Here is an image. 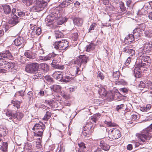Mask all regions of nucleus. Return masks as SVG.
I'll return each mask as SVG.
<instances>
[{
	"label": "nucleus",
	"mask_w": 152,
	"mask_h": 152,
	"mask_svg": "<svg viewBox=\"0 0 152 152\" xmlns=\"http://www.w3.org/2000/svg\"><path fill=\"white\" fill-rule=\"evenodd\" d=\"M97 76L102 80H103L104 78L103 74L100 71L98 72Z\"/></svg>",
	"instance_id": "e2e57ef3"
},
{
	"label": "nucleus",
	"mask_w": 152,
	"mask_h": 152,
	"mask_svg": "<svg viewBox=\"0 0 152 152\" xmlns=\"http://www.w3.org/2000/svg\"><path fill=\"white\" fill-rule=\"evenodd\" d=\"M99 146L104 151H108L109 150L110 146L109 145L105 142L103 140H102L100 142Z\"/></svg>",
	"instance_id": "6ab92c4d"
},
{
	"label": "nucleus",
	"mask_w": 152,
	"mask_h": 152,
	"mask_svg": "<svg viewBox=\"0 0 152 152\" xmlns=\"http://www.w3.org/2000/svg\"><path fill=\"white\" fill-rule=\"evenodd\" d=\"M138 137L142 142H144L146 140H149L152 137V135L150 133L147 131L145 133L138 134Z\"/></svg>",
	"instance_id": "9d476101"
},
{
	"label": "nucleus",
	"mask_w": 152,
	"mask_h": 152,
	"mask_svg": "<svg viewBox=\"0 0 152 152\" xmlns=\"http://www.w3.org/2000/svg\"><path fill=\"white\" fill-rule=\"evenodd\" d=\"M78 145L80 148V149L79 150H84V149L86 148L85 144L83 142H81L80 143H78Z\"/></svg>",
	"instance_id": "6e6d98bb"
},
{
	"label": "nucleus",
	"mask_w": 152,
	"mask_h": 152,
	"mask_svg": "<svg viewBox=\"0 0 152 152\" xmlns=\"http://www.w3.org/2000/svg\"><path fill=\"white\" fill-rule=\"evenodd\" d=\"M73 21L75 25L79 26H81L83 22V19L80 18H75L73 19Z\"/></svg>",
	"instance_id": "412c9836"
},
{
	"label": "nucleus",
	"mask_w": 152,
	"mask_h": 152,
	"mask_svg": "<svg viewBox=\"0 0 152 152\" xmlns=\"http://www.w3.org/2000/svg\"><path fill=\"white\" fill-rule=\"evenodd\" d=\"M100 1L105 5L108 4L110 0H100Z\"/></svg>",
	"instance_id": "69168bd1"
},
{
	"label": "nucleus",
	"mask_w": 152,
	"mask_h": 152,
	"mask_svg": "<svg viewBox=\"0 0 152 152\" xmlns=\"http://www.w3.org/2000/svg\"><path fill=\"white\" fill-rule=\"evenodd\" d=\"M53 77L57 80L61 81L63 79L61 72L59 71L55 72L53 74Z\"/></svg>",
	"instance_id": "a211bd4d"
},
{
	"label": "nucleus",
	"mask_w": 152,
	"mask_h": 152,
	"mask_svg": "<svg viewBox=\"0 0 152 152\" xmlns=\"http://www.w3.org/2000/svg\"><path fill=\"white\" fill-rule=\"evenodd\" d=\"M22 1L27 6H30L32 3L31 0H22Z\"/></svg>",
	"instance_id": "603ef678"
},
{
	"label": "nucleus",
	"mask_w": 152,
	"mask_h": 152,
	"mask_svg": "<svg viewBox=\"0 0 152 152\" xmlns=\"http://www.w3.org/2000/svg\"><path fill=\"white\" fill-rule=\"evenodd\" d=\"M144 36L146 38H151L152 37V30L148 29L144 32Z\"/></svg>",
	"instance_id": "7c9ffc66"
},
{
	"label": "nucleus",
	"mask_w": 152,
	"mask_h": 152,
	"mask_svg": "<svg viewBox=\"0 0 152 152\" xmlns=\"http://www.w3.org/2000/svg\"><path fill=\"white\" fill-rule=\"evenodd\" d=\"M42 30L41 28L39 27H37L35 30L32 31L31 34L32 35H34L35 33L37 35H40L41 33Z\"/></svg>",
	"instance_id": "a19ab883"
},
{
	"label": "nucleus",
	"mask_w": 152,
	"mask_h": 152,
	"mask_svg": "<svg viewBox=\"0 0 152 152\" xmlns=\"http://www.w3.org/2000/svg\"><path fill=\"white\" fill-rule=\"evenodd\" d=\"M73 1V0H64L61 3L62 7H64L68 6Z\"/></svg>",
	"instance_id": "4c0bfd02"
},
{
	"label": "nucleus",
	"mask_w": 152,
	"mask_h": 152,
	"mask_svg": "<svg viewBox=\"0 0 152 152\" xmlns=\"http://www.w3.org/2000/svg\"><path fill=\"white\" fill-rule=\"evenodd\" d=\"M20 18L18 17L15 14L14 15L9 21L10 24L12 25L13 26L16 25L19 23Z\"/></svg>",
	"instance_id": "4468645a"
},
{
	"label": "nucleus",
	"mask_w": 152,
	"mask_h": 152,
	"mask_svg": "<svg viewBox=\"0 0 152 152\" xmlns=\"http://www.w3.org/2000/svg\"><path fill=\"white\" fill-rule=\"evenodd\" d=\"M94 102L97 106L102 104V102L101 101H100L99 99H96V100L94 101Z\"/></svg>",
	"instance_id": "774afa93"
},
{
	"label": "nucleus",
	"mask_w": 152,
	"mask_h": 152,
	"mask_svg": "<svg viewBox=\"0 0 152 152\" xmlns=\"http://www.w3.org/2000/svg\"><path fill=\"white\" fill-rule=\"evenodd\" d=\"M133 36L135 39H137L140 37L142 35V32L140 31L137 28H136L133 31Z\"/></svg>",
	"instance_id": "aec40b11"
},
{
	"label": "nucleus",
	"mask_w": 152,
	"mask_h": 152,
	"mask_svg": "<svg viewBox=\"0 0 152 152\" xmlns=\"http://www.w3.org/2000/svg\"><path fill=\"white\" fill-rule=\"evenodd\" d=\"M143 50L146 53H149L152 51V42H146L144 44Z\"/></svg>",
	"instance_id": "ddd939ff"
},
{
	"label": "nucleus",
	"mask_w": 152,
	"mask_h": 152,
	"mask_svg": "<svg viewBox=\"0 0 152 152\" xmlns=\"http://www.w3.org/2000/svg\"><path fill=\"white\" fill-rule=\"evenodd\" d=\"M51 115V113L48 111H46V113L43 118V119L44 120L47 121L50 118Z\"/></svg>",
	"instance_id": "c03bdc74"
},
{
	"label": "nucleus",
	"mask_w": 152,
	"mask_h": 152,
	"mask_svg": "<svg viewBox=\"0 0 152 152\" xmlns=\"http://www.w3.org/2000/svg\"><path fill=\"white\" fill-rule=\"evenodd\" d=\"M6 115L8 117L9 119H15V114L11 110H7L6 112Z\"/></svg>",
	"instance_id": "4be33fe9"
},
{
	"label": "nucleus",
	"mask_w": 152,
	"mask_h": 152,
	"mask_svg": "<svg viewBox=\"0 0 152 152\" xmlns=\"http://www.w3.org/2000/svg\"><path fill=\"white\" fill-rule=\"evenodd\" d=\"M58 64L57 63V61L55 60H53L52 63L51 64V65L52 67H53L55 68H56Z\"/></svg>",
	"instance_id": "5fc2aeb1"
},
{
	"label": "nucleus",
	"mask_w": 152,
	"mask_h": 152,
	"mask_svg": "<svg viewBox=\"0 0 152 152\" xmlns=\"http://www.w3.org/2000/svg\"><path fill=\"white\" fill-rule=\"evenodd\" d=\"M104 123L109 127L115 126H116L115 124L112 123L111 121H104Z\"/></svg>",
	"instance_id": "8fccbe9b"
},
{
	"label": "nucleus",
	"mask_w": 152,
	"mask_h": 152,
	"mask_svg": "<svg viewBox=\"0 0 152 152\" xmlns=\"http://www.w3.org/2000/svg\"><path fill=\"white\" fill-rule=\"evenodd\" d=\"M6 58L10 60L13 59V56L9 50L0 53V67L11 72L15 69V64L12 62H9L5 60L4 59Z\"/></svg>",
	"instance_id": "f257e3e1"
},
{
	"label": "nucleus",
	"mask_w": 152,
	"mask_h": 152,
	"mask_svg": "<svg viewBox=\"0 0 152 152\" xmlns=\"http://www.w3.org/2000/svg\"><path fill=\"white\" fill-rule=\"evenodd\" d=\"M45 127V125L42 123H36L33 128L34 136L41 137Z\"/></svg>",
	"instance_id": "39448f33"
},
{
	"label": "nucleus",
	"mask_w": 152,
	"mask_h": 152,
	"mask_svg": "<svg viewBox=\"0 0 152 152\" xmlns=\"http://www.w3.org/2000/svg\"><path fill=\"white\" fill-rule=\"evenodd\" d=\"M96 26V24L95 23H93L89 29V32H90L91 30H94Z\"/></svg>",
	"instance_id": "052dcab7"
},
{
	"label": "nucleus",
	"mask_w": 152,
	"mask_h": 152,
	"mask_svg": "<svg viewBox=\"0 0 152 152\" xmlns=\"http://www.w3.org/2000/svg\"><path fill=\"white\" fill-rule=\"evenodd\" d=\"M101 115L99 113L96 114L91 116V119L92 121L96 123L100 118Z\"/></svg>",
	"instance_id": "2f4dec72"
},
{
	"label": "nucleus",
	"mask_w": 152,
	"mask_h": 152,
	"mask_svg": "<svg viewBox=\"0 0 152 152\" xmlns=\"http://www.w3.org/2000/svg\"><path fill=\"white\" fill-rule=\"evenodd\" d=\"M71 37L74 41H76L78 39V34L77 33L73 34L71 36Z\"/></svg>",
	"instance_id": "3c124183"
},
{
	"label": "nucleus",
	"mask_w": 152,
	"mask_h": 152,
	"mask_svg": "<svg viewBox=\"0 0 152 152\" xmlns=\"http://www.w3.org/2000/svg\"><path fill=\"white\" fill-rule=\"evenodd\" d=\"M47 1L44 0H36L35 4L31 9L32 11L38 12L42 10L46 6Z\"/></svg>",
	"instance_id": "423d86ee"
},
{
	"label": "nucleus",
	"mask_w": 152,
	"mask_h": 152,
	"mask_svg": "<svg viewBox=\"0 0 152 152\" xmlns=\"http://www.w3.org/2000/svg\"><path fill=\"white\" fill-rule=\"evenodd\" d=\"M108 135L109 138L114 140L118 139L121 136V134L118 129L113 128L109 131Z\"/></svg>",
	"instance_id": "6e6552de"
},
{
	"label": "nucleus",
	"mask_w": 152,
	"mask_h": 152,
	"mask_svg": "<svg viewBox=\"0 0 152 152\" xmlns=\"http://www.w3.org/2000/svg\"><path fill=\"white\" fill-rule=\"evenodd\" d=\"M106 96L108 97V100L109 101H111L114 99L115 97H116L118 96L119 99H121V94L119 92L116 93L115 94H114L111 92H110L109 93L107 94Z\"/></svg>",
	"instance_id": "f8f14e48"
},
{
	"label": "nucleus",
	"mask_w": 152,
	"mask_h": 152,
	"mask_svg": "<svg viewBox=\"0 0 152 152\" xmlns=\"http://www.w3.org/2000/svg\"><path fill=\"white\" fill-rule=\"evenodd\" d=\"M51 88L54 92H58L60 91L61 90V87L58 85H53L51 86Z\"/></svg>",
	"instance_id": "f704fd0d"
},
{
	"label": "nucleus",
	"mask_w": 152,
	"mask_h": 152,
	"mask_svg": "<svg viewBox=\"0 0 152 152\" xmlns=\"http://www.w3.org/2000/svg\"><path fill=\"white\" fill-rule=\"evenodd\" d=\"M56 13H58V17L55 18V20H57V23L58 25H61L65 22L67 20L66 18L61 16L60 14L59 13L58 11H57Z\"/></svg>",
	"instance_id": "dca6fc26"
},
{
	"label": "nucleus",
	"mask_w": 152,
	"mask_h": 152,
	"mask_svg": "<svg viewBox=\"0 0 152 152\" xmlns=\"http://www.w3.org/2000/svg\"><path fill=\"white\" fill-rule=\"evenodd\" d=\"M138 89L142 90L145 87V84L143 81H140L137 86Z\"/></svg>",
	"instance_id": "79ce46f5"
},
{
	"label": "nucleus",
	"mask_w": 152,
	"mask_h": 152,
	"mask_svg": "<svg viewBox=\"0 0 152 152\" xmlns=\"http://www.w3.org/2000/svg\"><path fill=\"white\" fill-rule=\"evenodd\" d=\"M92 132V131H89L83 129V135L84 136L87 138L89 137L91 135Z\"/></svg>",
	"instance_id": "473e14b6"
},
{
	"label": "nucleus",
	"mask_w": 152,
	"mask_h": 152,
	"mask_svg": "<svg viewBox=\"0 0 152 152\" xmlns=\"http://www.w3.org/2000/svg\"><path fill=\"white\" fill-rule=\"evenodd\" d=\"M92 126L93 125L92 124V123L91 122H89L86 124L85 126L84 127L83 129L92 131L91 128H92Z\"/></svg>",
	"instance_id": "c9c22d12"
},
{
	"label": "nucleus",
	"mask_w": 152,
	"mask_h": 152,
	"mask_svg": "<svg viewBox=\"0 0 152 152\" xmlns=\"http://www.w3.org/2000/svg\"><path fill=\"white\" fill-rule=\"evenodd\" d=\"M77 87L76 86H74L70 87L69 88V91L70 92H72L74 91L75 90L77 89Z\"/></svg>",
	"instance_id": "0e129e2a"
},
{
	"label": "nucleus",
	"mask_w": 152,
	"mask_h": 152,
	"mask_svg": "<svg viewBox=\"0 0 152 152\" xmlns=\"http://www.w3.org/2000/svg\"><path fill=\"white\" fill-rule=\"evenodd\" d=\"M135 67L134 70V72L135 76L136 77L138 78L140 77V75L141 73V70H145V69L144 68H141L138 67L136 66L135 64Z\"/></svg>",
	"instance_id": "2eb2a0df"
},
{
	"label": "nucleus",
	"mask_w": 152,
	"mask_h": 152,
	"mask_svg": "<svg viewBox=\"0 0 152 152\" xmlns=\"http://www.w3.org/2000/svg\"><path fill=\"white\" fill-rule=\"evenodd\" d=\"M57 55V54L53 53H50L45 56V61L50 60L55 57Z\"/></svg>",
	"instance_id": "72a5a7b5"
},
{
	"label": "nucleus",
	"mask_w": 152,
	"mask_h": 152,
	"mask_svg": "<svg viewBox=\"0 0 152 152\" xmlns=\"http://www.w3.org/2000/svg\"><path fill=\"white\" fill-rule=\"evenodd\" d=\"M34 75L33 76V78L34 79H42L43 77V75L42 73L40 72H35Z\"/></svg>",
	"instance_id": "cd10ccee"
},
{
	"label": "nucleus",
	"mask_w": 152,
	"mask_h": 152,
	"mask_svg": "<svg viewBox=\"0 0 152 152\" xmlns=\"http://www.w3.org/2000/svg\"><path fill=\"white\" fill-rule=\"evenodd\" d=\"M1 146L2 148V150L3 151H5L7 148V142H2ZM1 146V145L0 146Z\"/></svg>",
	"instance_id": "de8ad7c7"
},
{
	"label": "nucleus",
	"mask_w": 152,
	"mask_h": 152,
	"mask_svg": "<svg viewBox=\"0 0 152 152\" xmlns=\"http://www.w3.org/2000/svg\"><path fill=\"white\" fill-rule=\"evenodd\" d=\"M146 26L144 23H141L139 24L137 28L140 31H141L142 32L143 31L145 30L146 28Z\"/></svg>",
	"instance_id": "58836bf2"
},
{
	"label": "nucleus",
	"mask_w": 152,
	"mask_h": 152,
	"mask_svg": "<svg viewBox=\"0 0 152 152\" xmlns=\"http://www.w3.org/2000/svg\"><path fill=\"white\" fill-rule=\"evenodd\" d=\"M39 64L36 63L27 64L25 67V70L28 73H34L38 70Z\"/></svg>",
	"instance_id": "0eeeda50"
},
{
	"label": "nucleus",
	"mask_w": 152,
	"mask_h": 152,
	"mask_svg": "<svg viewBox=\"0 0 152 152\" xmlns=\"http://www.w3.org/2000/svg\"><path fill=\"white\" fill-rule=\"evenodd\" d=\"M24 149L25 151H31L32 149V146L31 143L27 142L25 144Z\"/></svg>",
	"instance_id": "c756f323"
},
{
	"label": "nucleus",
	"mask_w": 152,
	"mask_h": 152,
	"mask_svg": "<svg viewBox=\"0 0 152 152\" xmlns=\"http://www.w3.org/2000/svg\"><path fill=\"white\" fill-rule=\"evenodd\" d=\"M55 33L56 39L62 37L63 36L62 33L58 31H55Z\"/></svg>",
	"instance_id": "49530a36"
},
{
	"label": "nucleus",
	"mask_w": 152,
	"mask_h": 152,
	"mask_svg": "<svg viewBox=\"0 0 152 152\" xmlns=\"http://www.w3.org/2000/svg\"><path fill=\"white\" fill-rule=\"evenodd\" d=\"M95 48V45L92 43H91L88 45H87L85 48L86 51L87 52H89L91 50L94 49Z\"/></svg>",
	"instance_id": "c85d7f7f"
},
{
	"label": "nucleus",
	"mask_w": 152,
	"mask_h": 152,
	"mask_svg": "<svg viewBox=\"0 0 152 152\" xmlns=\"http://www.w3.org/2000/svg\"><path fill=\"white\" fill-rule=\"evenodd\" d=\"M39 67L45 72H47L49 69L48 65L45 63H41L39 65Z\"/></svg>",
	"instance_id": "393cba45"
},
{
	"label": "nucleus",
	"mask_w": 152,
	"mask_h": 152,
	"mask_svg": "<svg viewBox=\"0 0 152 152\" xmlns=\"http://www.w3.org/2000/svg\"><path fill=\"white\" fill-rule=\"evenodd\" d=\"M150 64V57L148 56L144 55H141L137 57L135 62L136 66L141 68H144L146 69L148 68Z\"/></svg>",
	"instance_id": "7ed1b4c3"
},
{
	"label": "nucleus",
	"mask_w": 152,
	"mask_h": 152,
	"mask_svg": "<svg viewBox=\"0 0 152 152\" xmlns=\"http://www.w3.org/2000/svg\"><path fill=\"white\" fill-rule=\"evenodd\" d=\"M125 83V82L123 80L116 82V84L118 85H124Z\"/></svg>",
	"instance_id": "338daca9"
},
{
	"label": "nucleus",
	"mask_w": 152,
	"mask_h": 152,
	"mask_svg": "<svg viewBox=\"0 0 152 152\" xmlns=\"http://www.w3.org/2000/svg\"><path fill=\"white\" fill-rule=\"evenodd\" d=\"M131 57H128L125 63V65L126 66H128L131 62Z\"/></svg>",
	"instance_id": "13d9d810"
},
{
	"label": "nucleus",
	"mask_w": 152,
	"mask_h": 152,
	"mask_svg": "<svg viewBox=\"0 0 152 152\" xmlns=\"http://www.w3.org/2000/svg\"><path fill=\"white\" fill-rule=\"evenodd\" d=\"M21 102H20L17 101H14L12 100L11 101V105L14 107V109L17 110L20 107V104Z\"/></svg>",
	"instance_id": "a878e982"
},
{
	"label": "nucleus",
	"mask_w": 152,
	"mask_h": 152,
	"mask_svg": "<svg viewBox=\"0 0 152 152\" xmlns=\"http://www.w3.org/2000/svg\"><path fill=\"white\" fill-rule=\"evenodd\" d=\"M24 55L27 58H34V57L33 56L32 52L30 51L25 52Z\"/></svg>",
	"instance_id": "ea45409f"
},
{
	"label": "nucleus",
	"mask_w": 152,
	"mask_h": 152,
	"mask_svg": "<svg viewBox=\"0 0 152 152\" xmlns=\"http://www.w3.org/2000/svg\"><path fill=\"white\" fill-rule=\"evenodd\" d=\"M119 77V73L117 72H115L113 73V77L114 79L115 80H118Z\"/></svg>",
	"instance_id": "864d4df0"
},
{
	"label": "nucleus",
	"mask_w": 152,
	"mask_h": 152,
	"mask_svg": "<svg viewBox=\"0 0 152 152\" xmlns=\"http://www.w3.org/2000/svg\"><path fill=\"white\" fill-rule=\"evenodd\" d=\"M27 96L28 97L30 102H32L33 94L32 91H29L27 94Z\"/></svg>",
	"instance_id": "a18cd8bd"
},
{
	"label": "nucleus",
	"mask_w": 152,
	"mask_h": 152,
	"mask_svg": "<svg viewBox=\"0 0 152 152\" xmlns=\"http://www.w3.org/2000/svg\"><path fill=\"white\" fill-rule=\"evenodd\" d=\"M123 52L129 53L131 56L135 55V51L133 49H130L128 47H126L123 50Z\"/></svg>",
	"instance_id": "b1692460"
},
{
	"label": "nucleus",
	"mask_w": 152,
	"mask_h": 152,
	"mask_svg": "<svg viewBox=\"0 0 152 152\" xmlns=\"http://www.w3.org/2000/svg\"><path fill=\"white\" fill-rule=\"evenodd\" d=\"M89 60L88 58L86 56L80 55L79 58L77 59L75 61V68L72 72V76H76L80 74L81 70H82L83 68L81 67L82 63H86Z\"/></svg>",
	"instance_id": "f03ea898"
},
{
	"label": "nucleus",
	"mask_w": 152,
	"mask_h": 152,
	"mask_svg": "<svg viewBox=\"0 0 152 152\" xmlns=\"http://www.w3.org/2000/svg\"><path fill=\"white\" fill-rule=\"evenodd\" d=\"M63 79L62 80V82L67 83L69 82L73 79L72 76L66 75L63 77Z\"/></svg>",
	"instance_id": "e433bc0d"
},
{
	"label": "nucleus",
	"mask_w": 152,
	"mask_h": 152,
	"mask_svg": "<svg viewBox=\"0 0 152 152\" xmlns=\"http://www.w3.org/2000/svg\"><path fill=\"white\" fill-rule=\"evenodd\" d=\"M120 91L123 93L124 94H126L128 92V89L125 88H120L119 89Z\"/></svg>",
	"instance_id": "4d7b16f0"
},
{
	"label": "nucleus",
	"mask_w": 152,
	"mask_h": 152,
	"mask_svg": "<svg viewBox=\"0 0 152 152\" xmlns=\"http://www.w3.org/2000/svg\"><path fill=\"white\" fill-rule=\"evenodd\" d=\"M97 90L100 95H102L103 96H106L107 91L104 88L101 87L99 88Z\"/></svg>",
	"instance_id": "bb28decb"
},
{
	"label": "nucleus",
	"mask_w": 152,
	"mask_h": 152,
	"mask_svg": "<svg viewBox=\"0 0 152 152\" xmlns=\"http://www.w3.org/2000/svg\"><path fill=\"white\" fill-rule=\"evenodd\" d=\"M124 105L123 104H121L120 105L117 106L116 109L117 111H118L122 109V108L124 107Z\"/></svg>",
	"instance_id": "680f3d73"
},
{
	"label": "nucleus",
	"mask_w": 152,
	"mask_h": 152,
	"mask_svg": "<svg viewBox=\"0 0 152 152\" xmlns=\"http://www.w3.org/2000/svg\"><path fill=\"white\" fill-rule=\"evenodd\" d=\"M1 7L5 14H9L10 13L11 9L9 5L7 4L3 5H1Z\"/></svg>",
	"instance_id": "5701e85b"
},
{
	"label": "nucleus",
	"mask_w": 152,
	"mask_h": 152,
	"mask_svg": "<svg viewBox=\"0 0 152 152\" xmlns=\"http://www.w3.org/2000/svg\"><path fill=\"white\" fill-rule=\"evenodd\" d=\"M134 37L132 34H129L125 38L124 41L126 43L129 44L131 43L134 40Z\"/></svg>",
	"instance_id": "f3484780"
},
{
	"label": "nucleus",
	"mask_w": 152,
	"mask_h": 152,
	"mask_svg": "<svg viewBox=\"0 0 152 152\" xmlns=\"http://www.w3.org/2000/svg\"><path fill=\"white\" fill-rule=\"evenodd\" d=\"M26 42V40L23 37H19L15 39L14 43L16 46H20L23 47Z\"/></svg>",
	"instance_id": "9b49d317"
},
{
	"label": "nucleus",
	"mask_w": 152,
	"mask_h": 152,
	"mask_svg": "<svg viewBox=\"0 0 152 152\" xmlns=\"http://www.w3.org/2000/svg\"><path fill=\"white\" fill-rule=\"evenodd\" d=\"M69 46V42L66 40L63 39L55 42L53 47L56 50H59L61 52H64L67 49Z\"/></svg>",
	"instance_id": "20e7f679"
},
{
	"label": "nucleus",
	"mask_w": 152,
	"mask_h": 152,
	"mask_svg": "<svg viewBox=\"0 0 152 152\" xmlns=\"http://www.w3.org/2000/svg\"><path fill=\"white\" fill-rule=\"evenodd\" d=\"M45 78L48 82L51 83L53 82V79L49 76H45Z\"/></svg>",
	"instance_id": "bf43d9fd"
},
{
	"label": "nucleus",
	"mask_w": 152,
	"mask_h": 152,
	"mask_svg": "<svg viewBox=\"0 0 152 152\" xmlns=\"http://www.w3.org/2000/svg\"><path fill=\"white\" fill-rule=\"evenodd\" d=\"M58 13L53 12L51 14L48 15L45 20L46 25L50 26L53 23L54 20H55L56 18L58 17Z\"/></svg>",
	"instance_id": "1a4fd4ad"
},
{
	"label": "nucleus",
	"mask_w": 152,
	"mask_h": 152,
	"mask_svg": "<svg viewBox=\"0 0 152 152\" xmlns=\"http://www.w3.org/2000/svg\"><path fill=\"white\" fill-rule=\"evenodd\" d=\"M23 116V115L22 113L18 112L16 114H15V119H16L18 121H20Z\"/></svg>",
	"instance_id": "37998d69"
},
{
	"label": "nucleus",
	"mask_w": 152,
	"mask_h": 152,
	"mask_svg": "<svg viewBox=\"0 0 152 152\" xmlns=\"http://www.w3.org/2000/svg\"><path fill=\"white\" fill-rule=\"evenodd\" d=\"M119 7L122 12H124L126 11V8L125 7L124 4L123 2H121L120 3Z\"/></svg>",
	"instance_id": "09e8293b"
}]
</instances>
